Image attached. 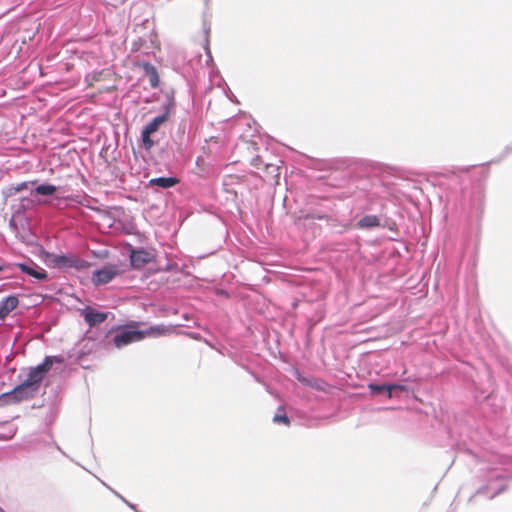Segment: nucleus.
<instances>
[{"instance_id":"nucleus-1","label":"nucleus","mask_w":512,"mask_h":512,"mask_svg":"<svg viewBox=\"0 0 512 512\" xmlns=\"http://www.w3.org/2000/svg\"><path fill=\"white\" fill-rule=\"evenodd\" d=\"M54 362L62 363L63 358L57 356H46L41 364L30 368L24 383L28 384L39 392L41 382L46 377L47 373L51 370Z\"/></svg>"},{"instance_id":"nucleus-2","label":"nucleus","mask_w":512,"mask_h":512,"mask_svg":"<svg viewBox=\"0 0 512 512\" xmlns=\"http://www.w3.org/2000/svg\"><path fill=\"white\" fill-rule=\"evenodd\" d=\"M49 260L54 267L57 268H76L82 269L86 266V262L84 260L79 259L77 256L68 254V255H56L52 254L49 256Z\"/></svg>"},{"instance_id":"nucleus-3","label":"nucleus","mask_w":512,"mask_h":512,"mask_svg":"<svg viewBox=\"0 0 512 512\" xmlns=\"http://www.w3.org/2000/svg\"><path fill=\"white\" fill-rule=\"evenodd\" d=\"M37 393V390L23 382L20 385H17L9 393H7L6 397L15 403H19L22 401L32 399L37 395Z\"/></svg>"},{"instance_id":"nucleus-4","label":"nucleus","mask_w":512,"mask_h":512,"mask_svg":"<svg viewBox=\"0 0 512 512\" xmlns=\"http://www.w3.org/2000/svg\"><path fill=\"white\" fill-rule=\"evenodd\" d=\"M145 338V334L139 330H124L117 333L114 336V344L116 347L121 348L125 345H128L132 342L141 341Z\"/></svg>"},{"instance_id":"nucleus-5","label":"nucleus","mask_w":512,"mask_h":512,"mask_svg":"<svg viewBox=\"0 0 512 512\" xmlns=\"http://www.w3.org/2000/svg\"><path fill=\"white\" fill-rule=\"evenodd\" d=\"M119 273V269L115 265H106L93 273L92 281L96 285L109 283Z\"/></svg>"},{"instance_id":"nucleus-6","label":"nucleus","mask_w":512,"mask_h":512,"mask_svg":"<svg viewBox=\"0 0 512 512\" xmlns=\"http://www.w3.org/2000/svg\"><path fill=\"white\" fill-rule=\"evenodd\" d=\"M152 259V254L145 250H134L130 256L132 266L137 269L144 267L151 262Z\"/></svg>"},{"instance_id":"nucleus-7","label":"nucleus","mask_w":512,"mask_h":512,"mask_svg":"<svg viewBox=\"0 0 512 512\" xmlns=\"http://www.w3.org/2000/svg\"><path fill=\"white\" fill-rule=\"evenodd\" d=\"M85 322L90 326H96L106 321L108 314L103 312H97L93 309H87L83 313Z\"/></svg>"},{"instance_id":"nucleus-8","label":"nucleus","mask_w":512,"mask_h":512,"mask_svg":"<svg viewBox=\"0 0 512 512\" xmlns=\"http://www.w3.org/2000/svg\"><path fill=\"white\" fill-rule=\"evenodd\" d=\"M19 304L16 296H8L0 302V320H3L10 312H12Z\"/></svg>"},{"instance_id":"nucleus-9","label":"nucleus","mask_w":512,"mask_h":512,"mask_svg":"<svg viewBox=\"0 0 512 512\" xmlns=\"http://www.w3.org/2000/svg\"><path fill=\"white\" fill-rule=\"evenodd\" d=\"M18 267L23 273H26L37 280L43 281L48 277L47 272L43 268H33L27 264H18Z\"/></svg>"},{"instance_id":"nucleus-10","label":"nucleus","mask_w":512,"mask_h":512,"mask_svg":"<svg viewBox=\"0 0 512 512\" xmlns=\"http://www.w3.org/2000/svg\"><path fill=\"white\" fill-rule=\"evenodd\" d=\"M179 183V179L176 177H158L153 178L149 181V186L154 187H160L163 189H167L170 187H173Z\"/></svg>"},{"instance_id":"nucleus-11","label":"nucleus","mask_w":512,"mask_h":512,"mask_svg":"<svg viewBox=\"0 0 512 512\" xmlns=\"http://www.w3.org/2000/svg\"><path fill=\"white\" fill-rule=\"evenodd\" d=\"M141 332L145 334V337H159L170 334L172 329L165 325H155L149 327L147 330H142Z\"/></svg>"},{"instance_id":"nucleus-12","label":"nucleus","mask_w":512,"mask_h":512,"mask_svg":"<svg viewBox=\"0 0 512 512\" xmlns=\"http://www.w3.org/2000/svg\"><path fill=\"white\" fill-rule=\"evenodd\" d=\"M379 225L380 220L376 215H365L357 222V227L360 229H370Z\"/></svg>"},{"instance_id":"nucleus-13","label":"nucleus","mask_w":512,"mask_h":512,"mask_svg":"<svg viewBox=\"0 0 512 512\" xmlns=\"http://www.w3.org/2000/svg\"><path fill=\"white\" fill-rule=\"evenodd\" d=\"M168 119L167 114H162L157 117H155L150 123H148L144 129L146 130V133H155L159 127L166 122Z\"/></svg>"},{"instance_id":"nucleus-14","label":"nucleus","mask_w":512,"mask_h":512,"mask_svg":"<svg viewBox=\"0 0 512 512\" xmlns=\"http://www.w3.org/2000/svg\"><path fill=\"white\" fill-rule=\"evenodd\" d=\"M57 191V187L51 184H41L35 187L34 190L31 191V194L36 193L39 195L50 196L53 195Z\"/></svg>"},{"instance_id":"nucleus-15","label":"nucleus","mask_w":512,"mask_h":512,"mask_svg":"<svg viewBox=\"0 0 512 512\" xmlns=\"http://www.w3.org/2000/svg\"><path fill=\"white\" fill-rule=\"evenodd\" d=\"M151 134L152 133H146L145 129H143V131H142L141 138H142L143 147L145 149H150L154 145V142L150 138Z\"/></svg>"},{"instance_id":"nucleus-16","label":"nucleus","mask_w":512,"mask_h":512,"mask_svg":"<svg viewBox=\"0 0 512 512\" xmlns=\"http://www.w3.org/2000/svg\"><path fill=\"white\" fill-rule=\"evenodd\" d=\"M369 388L371 391L376 393H381L383 391H389V396H391V390L395 388V386H389V385H369Z\"/></svg>"},{"instance_id":"nucleus-17","label":"nucleus","mask_w":512,"mask_h":512,"mask_svg":"<svg viewBox=\"0 0 512 512\" xmlns=\"http://www.w3.org/2000/svg\"><path fill=\"white\" fill-rule=\"evenodd\" d=\"M36 181H26V182H22L20 184H17L16 186L12 187L11 190L14 192V193H19L23 190H26L29 188L30 185H33L35 184Z\"/></svg>"},{"instance_id":"nucleus-18","label":"nucleus","mask_w":512,"mask_h":512,"mask_svg":"<svg viewBox=\"0 0 512 512\" xmlns=\"http://www.w3.org/2000/svg\"><path fill=\"white\" fill-rule=\"evenodd\" d=\"M273 421L275 423H281V424H284L286 426L290 425V419L287 417V415L285 413H283V414L277 413L273 417Z\"/></svg>"},{"instance_id":"nucleus-19","label":"nucleus","mask_w":512,"mask_h":512,"mask_svg":"<svg viewBox=\"0 0 512 512\" xmlns=\"http://www.w3.org/2000/svg\"><path fill=\"white\" fill-rule=\"evenodd\" d=\"M152 86L155 87L158 84V80H155V78H151Z\"/></svg>"},{"instance_id":"nucleus-20","label":"nucleus","mask_w":512,"mask_h":512,"mask_svg":"<svg viewBox=\"0 0 512 512\" xmlns=\"http://www.w3.org/2000/svg\"><path fill=\"white\" fill-rule=\"evenodd\" d=\"M5 268H6L5 266L0 265V271L5 270Z\"/></svg>"},{"instance_id":"nucleus-21","label":"nucleus","mask_w":512,"mask_h":512,"mask_svg":"<svg viewBox=\"0 0 512 512\" xmlns=\"http://www.w3.org/2000/svg\"><path fill=\"white\" fill-rule=\"evenodd\" d=\"M0 512H5V511L0 507Z\"/></svg>"}]
</instances>
